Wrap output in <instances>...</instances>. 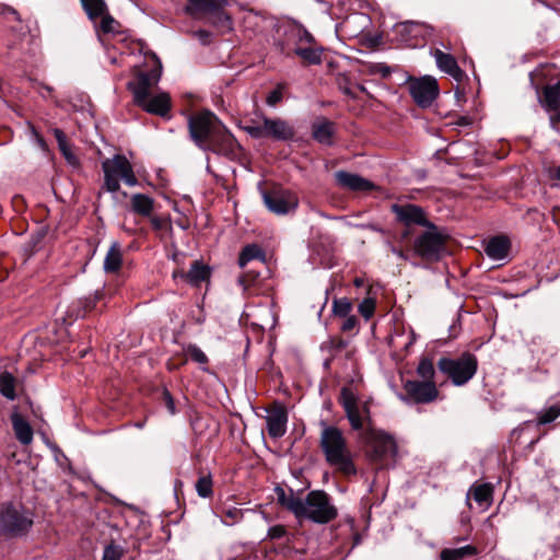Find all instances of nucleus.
I'll return each instance as SVG.
<instances>
[{
    "label": "nucleus",
    "mask_w": 560,
    "mask_h": 560,
    "mask_svg": "<svg viewBox=\"0 0 560 560\" xmlns=\"http://www.w3.org/2000/svg\"><path fill=\"white\" fill-rule=\"evenodd\" d=\"M188 127L192 141L201 150L211 151L230 160L241 155V145L214 114L202 112L191 116Z\"/></svg>",
    "instance_id": "obj_1"
},
{
    "label": "nucleus",
    "mask_w": 560,
    "mask_h": 560,
    "mask_svg": "<svg viewBox=\"0 0 560 560\" xmlns=\"http://www.w3.org/2000/svg\"><path fill=\"white\" fill-rule=\"evenodd\" d=\"M155 66L149 72H139L136 79L128 83L132 92L136 105L145 112L159 116H165L171 109V98L167 93L152 95V89L156 86L162 75L161 61L153 56Z\"/></svg>",
    "instance_id": "obj_2"
},
{
    "label": "nucleus",
    "mask_w": 560,
    "mask_h": 560,
    "mask_svg": "<svg viewBox=\"0 0 560 560\" xmlns=\"http://www.w3.org/2000/svg\"><path fill=\"white\" fill-rule=\"evenodd\" d=\"M320 448L326 462L345 475L357 472L351 452L342 432L332 425H325L320 433Z\"/></svg>",
    "instance_id": "obj_3"
},
{
    "label": "nucleus",
    "mask_w": 560,
    "mask_h": 560,
    "mask_svg": "<svg viewBox=\"0 0 560 560\" xmlns=\"http://www.w3.org/2000/svg\"><path fill=\"white\" fill-rule=\"evenodd\" d=\"M290 512L298 518H306L317 524H327L338 515L330 497L323 490H313L304 499L291 502Z\"/></svg>",
    "instance_id": "obj_4"
},
{
    "label": "nucleus",
    "mask_w": 560,
    "mask_h": 560,
    "mask_svg": "<svg viewBox=\"0 0 560 560\" xmlns=\"http://www.w3.org/2000/svg\"><path fill=\"white\" fill-rule=\"evenodd\" d=\"M104 171V186L109 192H117L120 188L119 179H122L128 186H136L138 179L133 173L132 165L126 156L116 154L113 159H107L102 163Z\"/></svg>",
    "instance_id": "obj_5"
},
{
    "label": "nucleus",
    "mask_w": 560,
    "mask_h": 560,
    "mask_svg": "<svg viewBox=\"0 0 560 560\" xmlns=\"http://www.w3.org/2000/svg\"><path fill=\"white\" fill-rule=\"evenodd\" d=\"M438 368L454 385L463 386L476 374L478 361L474 354L466 352L456 359L441 358Z\"/></svg>",
    "instance_id": "obj_6"
},
{
    "label": "nucleus",
    "mask_w": 560,
    "mask_h": 560,
    "mask_svg": "<svg viewBox=\"0 0 560 560\" xmlns=\"http://www.w3.org/2000/svg\"><path fill=\"white\" fill-rule=\"evenodd\" d=\"M33 525V514L22 505L3 504L0 509V533L8 536H22Z\"/></svg>",
    "instance_id": "obj_7"
},
{
    "label": "nucleus",
    "mask_w": 560,
    "mask_h": 560,
    "mask_svg": "<svg viewBox=\"0 0 560 560\" xmlns=\"http://www.w3.org/2000/svg\"><path fill=\"white\" fill-rule=\"evenodd\" d=\"M445 241L446 236L432 223L425 232L416 237L412 247L413 254L424 260H439L445 252Z\"/></svg>",
    "instance_id": "obj_8"
},
{
    "label": "nucleus",
    "mask_w": 560,
    "mask_h": 560,
    "mask_svg": "<svg viewBox=\"0 0 560 560\" xmlns=\"http://www.w3.org/2000/svg\"><path fill=\"white\" fill-rule=\"evenodd\" d=\"M360 436L368 445L369 456L374 462H382L388 456L396 454V443L394 439L382 430L369 425Z\"/></svg>",
    "instance_id": "obj_9"
},
{
    "label": "nucleus",
    "mask_w": 560,
    "mask_h": 560,
    "mask_svg": "<svg viewBox=\"0 0 560 560\" xmlns=\"http://www.w3.org/2000/svg\"><path fill=\"white\" fill-rule=\"evenodd\" d=\"M261 198L266 208L276 215L293 214L299 207L298 195L281 187L262 190Z\"/></svg>",
    "instance_id": "obj_10"
},
{
    "label": "nucleus",
    "mask_w": 560,
    "mask_h": 560,
    "mask_svg": "<svg viewBox=\"0 0 560 560\" xmlns=\"http://www.w3.org/2000/svg\"><path fill=\"white\" fill-rule=\"evenodd\" d=\"M340 402L345 409L350 425L355 431H365L364 423L370 425V408L368 402H360L353 392L343 387L340 393Z\"/></svg>",
    "instance_id": "obj_11"
},
{
    "label": "nucleus",
    "mask_w": 560,
    "mask_h": 560,
    "mask_svg": "<svg viewBox=\"0 0 560 560\" xmlns=\"http://www.w3.org/2000/svg\"><path fill=\"white\" fill-rule=\"evenodd\" d=\"M409 93L415 103L427 108L431 106L439 95L438 82L433 77L424 75L421 78L409 77L407 80Z\"/></svg>",
    "instance_id": "obj_12"
},
{
    "label": "nucleus",
    "mask_w": 560,
    "mask_h": 560,
    "mask_svg": "<svg viewBox=\"0 0 560 560\" xmlns=\"http://www.w3.org/2000/svg\"><path fill=\"white\" fill-rule=\"evenodd\" d=\"M313 43V35L301 25H292L284 32V38L277 43L280 52L290 56L296 55L298 48Z\"/></svg>",
    "instance_id": "obj_13"
},
{
    "label": "nucleus",
    "mask_w": 560,
    "mask_h": 560,
    "mask_svg": "<svg viewBox=\"0 0 560 560\" xmlns=\"http://www.w3.org/2000/svg\"><path fill=\"white\" fill-rule=\"evenodd\" d=\"M404 389L408 398L417 404H429L439 395L434 381H407Z\"/></svg>",
    "instance_id": "obj_14"
},
{
    "label": "nucleus",
    "mask_w": 560,
    "mask_h": 560,
    "mask_svg": "<svg viewBox=\"0 0 560 560\" xmlns=\"http://www.w3.org/2000/svg\"><path fill=\"white\" fill-rule=\"evenodd\" d=\"M392 211L396 214L397 220L404 223L407 228H410L411 225L428 228L432 224V222L428 220L423 209L416 205H393Z\"/></svg>",
    "instance_id": "obj_15"
},
{
    "label": "nucleus",
    "mask_w": 560,
    "mask_h": 560,
    "mask_svg": "<svg viewBox=\"0 0 560 560\" xmlns=\"http://www.w3.org/2000/svg\"><path fill=\"white\" fill-rule=\"evenodd\" d=\"M541 104L550 114V125L556 129L560 122V82L545 88Z\"/></svg>",
    "instance_id": "obj_16"
},
{
    "label": "nucleus",
    "mask_w": 560,
    "mask_h": 560,
    "mask_svg": "<svg viewBox=\"0 0 560 560\" xmlns=\"http://www.w3.org/2000/svg\"><path fill=\"white\" fill-rule=\"evenodd\" d=\"M335 178L340 187L352 191L366 192L375 188V185L369 179L358 174H352L345 171L336 172Z\"/></svg>",
    "instance_id": "obj_17"
},
{
    "label": "nucleus",
    "mask_w": 560,
    "mask_h": 560,
    "mask_svg": "<svg viewBox=\"0 0 560 560\" xmlns=\"http://www.w3.org/2000/svg\"><path fill=\"white\" fill-rule=\"evenodd\" d=\"M226 0H188L186 12L196 20L208 16L213 11L226 5Z\"/></svg>",
    "instance_id": "obj_18"
},
{
    "label": "nucleus",
    "mask_w": 560,
    "mask_h": 560,
    "mask_svg": "<svg viewBox=\"0 0 560 560\" xmlns=\"http://www.w3.org/2000/svg\"><path fill=\"white\" fill-rule=\"evenodd\" d=\"M266 137L276 140L287 141L294 137V129L283 119L265 117Z\"/></svg>",
    "instance_id": "obj_19"
},
{
    "label": "nucleus",
    "mask_w": 560,
    "mask_h": 560,
    "mask_svg": "<svg viewBox=\"0 0 560 560\" xmlns=\"http://www.w3.org/2000/svg\"><path fill=\"white\" fill-rule=\"evenodd\" d=\"M268 433L271 438L278 439L287 431L288 416L283 408H275L266 417Z\"/></svg>",
    "instance_id": "obj_20"
},
{
    "label": "nucleus",
    "mask_w": 560,
    "mask_h": 560,
    "mask_svg": "<svg viewBox=\"0 0 560 560\" xmlns=\"http://www.w3.org/2000/svg\"><path fill=\"white\" fill-rule=\"evenodd\" d=\"M434 58L438 67L442 71L450 74L456 81H460L463 79L464 72L460 70L456 59L452 55L438 49L434 51Z\"/></svg>",
    "instance_id": "obj_21"
},
{
    "label": "nucleus",
    "mask_w": 560,
    "mask_h": 560,
    "mask_svg": "<svg viewBox=\"0 0 560 560\" xmlns=\"http://www.w3.org/2000/svg\"><path fill=\"white\" fill-rule=\"evenodd\" d=\"M173 276L175 279L182 278L194 285H198L200 282L209 278L210 270L206 265L196 260L191 264L188 272L175 271Z\"/></svg>",
    "instance_id": "obj_22"
},
{
    "label": "nucleus",
    "mask_w": 560,
    "mask_h": 560,
    "mask_svg": "<svg viewBox=\"0 0 560 560\" xmlns=\"http://www.w3.org/2000/svg\"><path fill=\"white\" fill-rule=\"evenodd\" d=\"M335 133V124L325 118L315 121L312 126V136L320 144L331 145Z\"/></svg>",
    "instance_id": "obj_23"
},
{
    "label": "nucleus",
    "mask_w": 560,
    "mask_h": 560,
    "mask_svg": "<svg viewBox=\"0 0 560 560\" xmlns=\"http://www.w3.org/2000/svg\"><path fill=\"white\" fill-rule=\"evenodd\" d=\"M510 246L511 244L508 237L495 236L488 242L485 252L489 258L493 260H502L506 258Z\"/></svg>",
    "instance_id": "obj_24"
},
{
    "label": "nucleus",
    "mask_w": 560,
    "mask_h": 560,
    "mask_svg": "<svg viewBox=\"0 0 560 560\" xmlns=\"http://www.w3.org/2000/svg\"><path fill=\"white\" fill-rule=\"evenodd\" d=\"M12 427L20 443L28 445L33 441V429L30 423L18 412L11 416Z\"/></svg>",
    "instance_id": "obj_25"
},
{
    "label": "nucleus",
    "mask_w": 560,
    "mask_h": 560,
    "mask_svg": "<svg viewBox=\"0 0 560 560\" xmlns=\"http://www.w3.org/2000/svg\"><path fill=\"white\" fill-rule=\"evenodd\" d=\"M207 23L213 26L219 34H226L233 31L232 18L220 8L207 16Z\"/></svg>",
    "instance_id": "obj_26"
},
{
    "label": "nucleus",
    "mask_w": 560,
    "mask_h": 560,
    "mask_svg": "<svg viewBox=\"0 0 560 560\" xmlns=\"http://www.w3.org/2000/svg\"><path fill=\"white\" fill-rule=\"evenodd\" d=\"M98 19H101V21L94 22V28L100 42H103V35L120 33V23L108 13V10Z\"/></svg>",
    "instance_id": "obj_27"
},
{
    "label": "nucleus",
    "mask_w": 560,
    "mask_h": 560,
    "mask_svg": "<svg viewBox=\"0 0 560 560\" xmlns=\"http://www.w3.org/2000/svg\"><path fill=\"white\" fill-rule=\"evenodd\" d=\"M122 264L121 246L118 242H113L104 259L105 272H117Z\"/></svg>",
    "instance_id": "obj_28"
},
{
    "label": "nucleus",
    "mask_w": 560,
    "mask_h": 560,
    "mask_svg": "<svg viewBox=\"0 0 560 560\" xmlns=\"http://www.w3.org/2000/svg\"><path fill=\"white\" fill-rule=\"evenodd\" d=\"M102 293L95 291V293L91 296L79 299L75 303H73L70 307V315L75 318L84 317L88 312H90L96 304L98 300H101Z\"/></svg>",
    "instance_id": "obj_29"
},
{
    "label": "nucleus",
    "mask_w": 560,
    "mask_h": 560,
    "mask_svg": "<svg viewBox=\"0 0 560 560\" xmlns=\"http://www.w3.org/2000/svg\"><path fill=\"white\" fill-rule=\"evenodd\" d=\"M323 48L317 45L313 37V43H307L305 46L298 48L296 56L308 65H318L322 62Z\"/></svg>",
    "instance_id": "obj_30"
},
{
    "label": "nucleus",
    "mask_w": 560,
    "mask_h": 560,
    "mask_svg": "<svg viewBox=\"0 0 560 560\" xmlns=\"http://www.w3.org/2000/svg\"><path fill=\"white\" fill-rule=\"evenodd\" d=\"M492 487L489 483H482L471 487L469 494H472L474 500L483 509L491 505L492 502Z\"/></svg>",
    "instance_id": "obj_31"
},
{
    "label": "nucleus",
    "mask_w": 560,
    "mask_h": 560,
    "mask_svg": "<svg viewBox=\"0 0 560 560\" xmlns=\"http://www.w3.org/2000/svg\"><path fill=\"white\" fill-rule=\"evenodd\" d=\"M80 2L89 20L92 22H95L108 10L104 0H80Z\"/></svg>",
    "instance_id": "obj_32"
},
{
    "label": "nucleus",
    "mask_w": 560,
    "mask_h": 560,
    "mask_svg": "<svg viewBox=\"0 0 560 560\" xmlns=\"http://www.w3.org/2000/svg\"><path fill=\"white\" fill-rule=\"evenodd\" d=\"M255 259L264 262L265 253L258 245L249 244L242 249L238 257V265L241 268H245L249 261Z\"/></svg>",
    "instance_id": "obj_33"
},
{
    "label": "nucleus",
    "mask_w": 560,
    "mask_h": 560,
    "mask_svg": "<svg viewBox=\"0 0 560 560\" xmlns=\"http://www.w3.org/2000/svg\"><path fill=\"white\" fill-rule=\"evenodd\" d=\"M153 205H154L153 199L150 198L147 195L135 194L131 197V208H132V210L136 213L141 214L143 217H148V215L151 214V212L153 210Z\"/></svg>",
    "instance_id": "obj_34"
},
{
    "label": "nucleus",
    "mask_w": 560,
    "mask_h": 560,
    "mask_svg": "<svg viewBox=\"0 0 560 560\" xmlns=\"http://www.w3.org/2000/svg\"><path fill=\"white\" fill-rule=\"evenodd\" d=\"M0 393L8 399H15V378L9 372L0 373Z\"/></svg>",
    "instance_id": "obj_35"
},
{
    "label": "nucleus",
    "mask_w": 560,
    "mask_h": 560,
    "mask_svg": "<svg viewBox=\"0 0 560 560\" xmlns=\"http://www.w3.org/2000/svg\"><path fill=\"white\" fill-rule=\"evenodd\" d=\"M475 548L471 546H464L454 549H444L441 552V560H464L475 553Z\"/></svg>",
    "instance_id": "obj_36"
},
{
    "label": "nucleus",
    "mask_w": 560,
    "mask_h": 560,
    "mask_svg": "<svg viewBox=\"0 0 560 560\" xmlns=\"http://www.w3.org/2000/svg\"><path fill=\"white\" fill-rule=\"evenodd\" d=\"M417 374L423 381H427V382L433 381L434 375H435V370H434L432 361L428 358L421 359L418 364V368H417Z\"/></svg>",
    "instance_id": "obj_37"
},
{
    "label": "nucleus",
    "mask_w": 560,
    "mask_h": 560,
    "mask_svg": "<svg viewBox=\"0 0 560 560\" xmlns=\"http://www.w3.org/2000/svg\"><path fill=\"white\" fill-rule=\"evenodd\" d=\"M196 491L201 498H209L212 494V480L210 476H202L197 480Z\"/></svg>",
    "instance_id": "obj_38"
},
{
    "label": "nucleus",
    "mask_w": 560,
    "mask_h": 560,
    "mask_svg": "<svg viewBox=\"0 0 560 560\" xmlns=\"http://www.w3.org/2000/svg\"><path fill=\"white\" fill-rule=\"evenodd\" d=\"M276 494H277V499H278V502L284 506L285 509H288L290 511V504L291 502H294V501H300L301 498L300 497H296L293 491L290 490L289 493L285 492V490L281 487H277L276 488Z\"/></svg>",
    "instance_id": "obj_39"
},
{
    "label": "nucleus",
    "mask_w": 560,
    "mask_h": 560,
    "mask_svg": "<svg viewBox=\"0 0 560 560\" xmlns=\"http://www.w3.org/2000/svg\"><path fill=\"white\" fill-rule=\"evenodd\" d=\"M559 416H560V406L555 405V406H551L550 408H548L547 410L541 411L538 416L537 422L539 425L547 424V423L555 421Z\"/></svg>",
    "instance_id": "obj_40"
},
{
    "label": "nucleus",
    "mask_w": 560,
    "mask_h": 560,
    "mask_svg": "<svg viewBox=\"0 0 560 560\" xmlns=\"http://www.w3.org/2000/svg\"><path fill=\"white\" fill-rule=\"evenodd\" d=\"M352 308V304L348 299L335 300L332 304L334 314L339 317H347Z\"/></svg>",
    "instance_id": "obj_41"
},
{
    "label": "nucleus",
    "mask_w": 560,
    "mask_h": 560,
    "mask_svg": "<svg viewBox=\"0 0 560 560\" xmlns=\"http://www.w3.org/2000/svg\"><path fill=\"white\" fill-rule=\"evenodd\" d=\"M375 311V301L372 298H365L359 304V313L365 318L370 319Z\"/></svg>",
    "instance_id": "obj_42"
},
{
    "label": "nucleus",
    "mask_w": 560,
    "mask_h": 560,
    "mask_svg": "<svg viewBox=\"0 0 560 560\" xmlns=\"http://www.w3.org/2000/svg\"><path fill=\"white\" fill-rule=\"evenodd\" d=\"M187 355L199 364H206L208 362V358L205 352L197 346H188L186 350Z\"/></svg>",
    "instance_id": "obj_43"
},
{
    "label": "nucleus",
    "mask_w": 560,
    "mask_h": 560,
    "mask_svg": "<svg viewBox=\"0 0 560 560\" xmlns=\"http://www.w3.org/2000/svg\"><path fill=\"white\" fill-rule=\"evenodd\" d=\"M283 91H284V85L278 84L277 88L275 90H272L271 92H269V94L267 95V98H266L267 105L273 107L278 103H280L283 98Z\"/></svg>",
    "instance_id": "obj_44"
},
{
    "label": "nucleus",
    "mask_w": 560,
    "mask_h": 560,
    "mask_svg": "<svg viewBox=\"0 0 560 560\" xmlns=\"http://www.w3.org/2000/svg\"><path fill=\"white\" fill-rule=\"evenodd\" d=\"M122 557V548L117 545H108L105 547L102 560H120Z\"/></svg>",
    "instance_id": "obj_45"
},
{
    "label": "nucleus",
    "mask_w": 560,
    "mask_h": 560,
    "mask_svg": "<svg viewBox=\"0 0 560 560\" xmlns=\"http://www.w3.org/2000/svg\"><path fill=\"white\" fill-rule=\"evenodd\" d=\"M368 72L370 74H378L382 78H387L390 75L392 69L386 63L378 62V63H371L368 67Z\"/></svg>",
    "instance_id": "obj_46"
},
{
    "label": "nucleus",
    "mask_w": 560,
    "mask_h": 560,
    "mask_svg": "<svg viewBox=\"0 0 560 560\" xmlns=\"http://www.w3.org/2000/svg\"><path fill=\"white\" fill-rule=\"evenodd\" d=\"M246 132L252 136L253 138H264L266 137V130H265V119L262 120V124H253L249 126H246L244 128Z\"/></svg>",
    "instance_id": "obj_47"
},
{
    "label": "nucleus",
    "mask_w": 560,
    "mask_h": 560,
    "mask_svg": "<svg viewBox=\"0 0 560 560\" xmlns=\"http://www.w3.org/2000/svg\"><path fill=\"white\" fill-rule=\"evenodd\" d=\"M422 25L418 22H411V21H407V22H404V23H400L397 25V30L400 32V33H409V34H413V36H417L418 34V30L421 28Z\"/></svg>",
    "instance_id": "obj_48"
},
{
    "label": "nucleus",
    "mask_w": 560,
    "mask_h": 560,
    "mask_svg": "<svg viewBox=\"0 0 560 560\" xmlns=\"http://www.w3.org/2000/svg\"><path fill=\"white\" fill-rule=\"evenodd\" d=\"M287 536V529L283 525H275L268 529L267 538L270 540L280 539Z\"/></svg>",
    "instance_id": "obj_49"
},
{
    "label": "nucleus",
    "mask_w": 560,
    "mask_h": 560,
    "mask_svg": "<svg viewBox=\"0 0 560 560\" xmlns=\"http://www.w3.org/2000/svg\"><path fill=\"white\" fill-rule=\"evenodd\" d=\"M191 36L197 38L199 43L202 45H209L212 39V33L207 30H198L191 32Z\"/></svg>",
    "instance_id": "obj_50"
},
{
    "label": "nucleus",
    "mask_w": 560,
    "mask_h": 560,
    "mask_svg": "<svg viewBox=\"0 0 560 560\" xmlns=\"http://www.w3.org/2000/svg\"><path fill=\"white\" fill-rule=\"evenodd\" d=\"M343 318L345 319L341 324V330L343 332H352L357 328V325H358V320H357L355 316L348 315L347 317H343Z\"/></svg>",
    "instance_id": "obj_51"
},
{
    "label": "nucleus",
    "mask_w": 560,
    "mask_h": 560,
    "mask_svg": "<svg viewBox=\"0 0 560 560\" xmlns=\"http://www.w3.org/2000/svg\"><path fill=\"white\" fill-rule=\"evenodd\" d=\"M386 247L388 248V250L395 255L397 258L401 259V260H409V254L404 252L401 248L399 247H396L395 245H393L390 242H386Z\"/></svg>",
    "instance_id": "obj_52"
},
{
    "label": "nucleus",
    "mask_w": 560,
    "mask_h": 560,
    "mask_svg": "<svg viewBox=\"0 0 560 560\" xmlns=\"http://www.w3.org/2000/svg\"><path fill=\"white\" fill-rule=\"evenodd\" d=\"M225 516L231 518L232 522L228 523V522L223 521V523L226 525H232L241 520L242 511L237 508H232V509H229L225 511Z\"/></svg>",
    "instance_id": "obj_53"
},
{
    "label": "nucleus",
    "mask_w": 560,
    "mask_h": 560,
    "mask_svg": "<svg viewBox=\"0 0 560 560\" xmlns=\"http://www.w3.org/2000/svg\"><path fill=\"white\" fill-rule=\"evenodd\" d=\"M55 138L58 142L60 151H65L67 149V138L62 130L60 129H54Z\"/></svg>",
    "instance_id": "obj_54"
},
{
    "label": "nucleus",
    "mask_w": 560,
    "mask_h": 560,
    "mask_svg": "<svg viewBox=\"0 0 560 560\" xmlns=\"http://www.w3.org/2000/svg\"><path fill=\"white\" fill-rule=\"evenodd\" d=\"M164 398H165V402H166V407H167L168 411L172 415H174L175 413V404H174V400L168 392L164 393Z\"/></svg>",
    "instance_id": "obj_55"
},
{
    "label": "nucleus",
    "mask_w": 560,
    "mask_h": 560,
    "mask_svg": "<svg viewBox=\"0 0 560 560\" xmlns=\"http://www.w3.org/2000/svg\"><path fill=\"white\" fill-rule=\"evenodd\" d=\"M66 160L74 165L77 163V158L73 155V153L70 151L69 145H67V149L65 151H61Z\"/></svg>",
    "instance_id": "obj_56"
},
{
    "label": "nucleus",
    "mask_w": 560,
    "mask_h": 560,
    "mask_svg": "<svg viewBox=\"0 0 560 560\" xmlns=\"http://www.w3.org/2000/svg\"><path fill=\"white\" fill-rule=\"evenodd\" d=\"M34 136L36 137V141L38 143V145H40L42 148H45V141L44 139L35 131V129L33 128L32 129Z\"/></svg>",
    "instance_id": "obj_57"
},
{
    "label": "nucleus",
    "mask_w": 560,
    "mask_h": 560,
    "mask_svg": "<svg viewBox=\"0 0 560 560\" xmlns=\"http://www.w3.org/2000/svg\"><path fill=\"white\" fill-rule=\"evenodd\" d=\"M409 235H410L409 228L406 226L405 231H402V233L400 234L399 241H404V240L408 238Z\"/></svg>",
    "instance_id": "obj_58"
},
{
    "label": "nucleus",
    "mask_w": 560,
    "mask_h": 560,
    "mask_svg": "<svg viewBox=\"0 0 560 560\" xmlns=\"http://www.w3.org/2000/svg\"><path fill=\"white\" fill-rule=\"evenodd\" d=\"M552 177L560 180V165L553 168Z\"/></svg>",
    "instance_id": "obj_59"
},
{
    "label": "nucleus",
    "mask_w": 560,
    "mask_h": 560,
    "mask_svg": "<svg viewBox=\"0 0 560 560\" xmlns=\"http://www.w3.org/2000/svg\"><path fill=\"white\" fill-rule=\"evenodd\" d=\"M363 283H364L363 279H361V278H355L354 279V285L355 287H362Z\"/></svg>",
    "instance_id": "obj_60"
},
{
    "label": "nucleus",
    "mask_w": 560,
    "mask_h": 560,
    "mask_svg": "<svg viewBox=\"0 0 560 560\" xmlns=\"http://www.w3.org/2000/svg\"><path fill=\"white\" fill-rule=\"evenodd\" d=\"M240 284H244V277H241L240 280H238Z\"/></svg>",
    "instance_id": "obj_61"
},
{
    "label": "nucleus",
    "mask_w": 560,
    "mask_h": 560,
    "mask_svg": "<svg viewBox=\"0 0 560 560\" xmlns=\"http://www.w3.org/2000/svg\"><path fill=\"white\" fill-rule=\"evenodd\" d=\"M136 427H137V428H142V427H143V423H142V422H138V423H136Z\"/></svg>",
    "instance_id": "obj_62"
}]
</instances>
